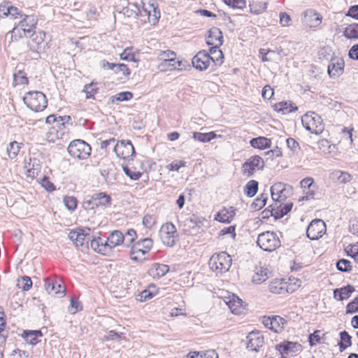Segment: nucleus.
<instances>
[{"instance_id":"bf43d9fd","label":"nucleus","mask_w":358,"mask_h":358,"mask_svg":"<svg viewBox=\"0 0 358 358\" xmlns=\"http://www.w3.org/2000/svg\"><path fill=\"white\" fill-rule=\"evenodd\" d=\"M224 2L229 6L236 8V9H243L245 5V0H224Z\"/></svg>"},{"instance_id":"5701e85b","label":"nucleus","mask_w":358,"mask_h":358,"mask_svg":"<svg viewBox=\"0 0 358 358\" xmlns=\"http://www.w3.org/2000/svg\"><path fill=\"white\" fill-rule=\"evenodd\" d=\"M264 162L262 158L258 155L251 156L248 159V176H252L257 171L264 168Z\"/></svg>"},{"instance_id":"393cba45","label":"nucleus","mask_w":358,"mask_h":358,"mask_svg":"<svg viewBox=\"0 0 358 358\" xmlns=\"http://www.w3.org/2000/svg\"><path fill=\"white\" fill-rule=\"evenodd\" d=\"M209 35L206 40L208 45H214V44L222 45L223 43L222 33L217 27H212L209 30Z\"/></svg>"},{"instance_id":"f257e3e1","label":"nucleus","mask_w":358,"mask_h":358,"mask_svg":"<svg viewBox=\"0 0 358 358\" xmlns=\"http://www.w3.org/2000/svg\"><path fill=\"white\" fill-rule=\"evenodd\" d=\"M23 16L24 18L18 23L17 26L14 27L8 33L10 34L11 40L17 41L22 37L18 27H20L24 36H34L38 22L36 17L34 15H24Z\"/></svg>"},{"instance_id":"6ab92c4d","label":"nucleus","mask_w":358,"mask_h":358,"mask_svg":"<svg viewBox=\"0 0 358 358\" xmlns=\"http://www.w3.org/2000/svg\"><path fill=\"white\" fill-rule=\"evenodd\" d=\"M282 204L283 203H275L269 206L271 215L274 217L275 219L282 217L292 210L293 206L292 203H286L284 206Z\"/></svg>"},{"instance_id":"7c9ffc66","label":"nucleus","mask_w":358,"mask_h":358,"mask_svg":"<svg viewBox=\"0 0 358 358\" xmlns=\"http://www.w3.org/2000/svg\"><path fill=\"white\" fill-rule=\"evenodd\" d=\"M90 228L80 229L78 235V238L76 242V246L82 248H87L88 243L90 240Z\"/></svg>"},{"instance_id":"3c124183","label":"nucleus","mask_w":358,"mask_h":358,"mask_svg":"<svg viewBox=\"0 0 358 358\" xmlns=\"http://www.w3.org/2000/svg\"><path fill=\"white\" fill-rule=\"evenodd\" d=\"M122 169L126 176L133 180H138L142 176V173L140 171H136L135 169L133 170L127 166H122Z\"/></svg>"},{"instance_id":"4c0bfd02","label":"nucleus","mask_w":358,"mask_h":358,"mask_svg":"<svg viewBox=\"0 0 358 358\" xmlns=\"http://www.w3.org/2000/svg\"><path fill=\"white\" fill-rule=\"evenodd\" d=\"M216 137V134L214 131H210L208 133H201L198 131L193 132L192 138L195 140L202 142L207 143L210 142L211 140L214 139Z\"/></svg>"},{"instance_id":"c756f323","label":"nucleus","mask_w":358,"mask_h":358,"mask_svg":"<svg viewBox=\"0 0 358 358\" xmlns=\"http://www.w3.org/2000/svg\"><path fill=\"white\" fill-rule=\"evenodd\" d=\"M24 169H27V176L28 177L35 178L41 170L39 160L36 159H30V162L25 164Z\"/></svg>"},{"instance_id":"0e129e2a","label":"nucleus","mask_w":358,"mask_h":358,"mask_svg":"<svg viewBox=\"0 0 358 358\" xmlns=\"http://www.w3.org/2000/svg\"><path fill=\"white\" fill-rule=\"evenodd\" d=\"M80 310H82V306L79 301L76 298H71L69 311L71 313L74 314Z\"/></svg>"},{"instance_id":"2eb2a0df","label":"nucleus","mask_w":358,"mask_h":358,"mask_svg":"<svg viewBox=\"0 0 358 358\" xmlns=\"http://www.w3.org/2000/svg\"><path fill=\"white\" fill-rule=\"evenodd\" d=\"M142 10L141 12V15H144L147 16L148 20L150 23L152 24H155L159 17H160V11L158 9V6L154 1L149 0L148 3L143 2Z\"/></svg>"},{"instance_id":"69168bd1","label":"nucleus","mask_w":358,"mask_h":358,"mask_svg":"<svg viewBox=\"0 0 358 358\" xmlns=\"http://www.w3.org/2000/svg\"><path fill=\"white\" fill-rule=\"evenodd\" d=\"M11 3L10 1H3L0 3V16L8 17L9 16L10 8Z\"/></svg>"},{"instance_id":"a211bd4d","label":"nucleus","mask_w":358,"mask_h":358,"mask_svg":"<svg viewBox=\"0 0 358 358\" xmlns=\"http://www.w3.org/2000/svg\"><path fill=\"white\" fill-rule=\"evenodd\" d=\"M124 234L120 230H114L111 231L106 240L109 254L115 247L121 245H124Z\"/></svg>"},{"instance_id":"9b49d317","label":"nucleus","mask_w":358,"mask_h":358,"mask_svg":"<svg viewBox=\"0 0 358 358\" xmlns=\"http://www.w3.org/2000/svg\"><path fill=\"white\" fill-rule=\"evenodd\" d=\"M279 355L282 357H294L301 352L302 346L296 342L284 341L275 345Z\"/></svg>"},{"instance_id":"a18cd8bd","label":"nucleus","mask_w":358,"mask_h":358,"mask_svg":"<svg viewBox=\"0 0 358 358\" xmlns=\"http://www.w3.org/2000/svg\"><path fill=\"white\" fill-rule=\"evenodd\" d=\"M13 82L15 83V85H27L29 80L26 73L21 70H18L13 74Z\"/></svg>"},{"instance_id":"412c9836","label":"nucleus","mask_w":358,"mask_h":358,"mask_svg":"<svg viewBox=\"0 0 358 358\" xmlns=\"http://www.w3.org/2000/svg\"><path fill=\"white\" fill-rule=\"evenodd\" d=\"M344 61L341 58L333 59L328 66V73L331 78H337L343 73Z\"/></svg>"},{"instance_id":"dca6fc26","label":"nucleus","mask_w":358,"mask_h":358,"mask_svg":"<svg viewBox=\"0 0 358 358\" xmlns=\"http://www.w3.org/2000/svg\"><path fill=\"white\" fill-rule=\"evenodd\" d=\"M214 59L205 50L199 51L192 59L193 66L199 70H206Z\"/></svg>"},{"instance_id":"a19ab883","label":"nucleus","mask_w":358,"mask_h":358,"mask_svg":"<svg viewBox=\"0 0 358 358\" xmlns=\"http://www.w3.org/2000/svg\"><path fill=\"white\" fill-rule=\"evenodd\" d=\"M343 35L349 39L358 40V24H349L344 30Z\"/></svg>"},{"instance_id":"c9c22d12","label":"nucleus","mask_w":358,"mask_h":358,"mask_svg":"<svg viewBox=\"0 0 358 358\" xmlns=\"http://www.w3.org/2000/svg\"><path fill=\"white\" fill-rule=\"evenodd\" d=\"M269 290L271 292L278 294H283L287 293L285 282L284 280H275L269 285Z\"/></svg>"},{"instance_id":"de8ad7c7","label":"nucleus","mask_w":358,"mask_h":358,"mask_svg":"<svg viewBox=\"0 0 358 358\" xmlns=\"http://www.w3.org/2000/svg\"><path fill=\"white\" fill-rule=\"evenodd\" d=\"M96 83L92 82L90 84L85 85L83 92L86 94L87 99H94V94L97 93L98 88L96 87Z\"/></svg>"},{"instance_id":"4468645a","label":"nucleus","mask_w":358,"mask_h":358,"mask_svg":"<svg viewBox=\"0 0 358 358\" xmlns=\"http://www.w3.org/2000/svg\"><path fill=\"white\" fill-rule=\"evenodd\" d=\"M264 326L275 333H280L287 323L285 319L279 315L264 316L262 318Z\"/></svg>"},{"instance_id":"cd10ccee","label":"nucleus","mask_w":358,"mask_h":358,"mask_svg":"<svg viewBox=\"0 0 358 358\" xmlns=\"http://www.w3.org/2000/svg\"><path fill=\"white\" fill-rule=\"evenodd\" d=\"M234 215V210L232 207L230 209L223 208L215 215V220L222 223H229Z\"/></svg>"},{"instance_id":"1a4fd4ad","label":"nucleus","mask_w":358,"mask_h":358,"mask_svg":"<svg viewBox=\"0 0 358 358\" xmlns=\"http://www.w3.org/2000/svg\"><path fill=\"white\" fill-rule=\"evenodd\" d=\"M113 150L118 157L127 160L133 159L136 155L134 147L129 140H122L117 142Z\"/></svg>"},{"instance_id":"49530a36","label":"nucleus","mask_w":358,"mask_h":358,"mask_svg":"<svg viewBox=\"0 0 358 358\" xmlns=\"http://www.w3.org/2000/svg\"><path fill=\"white\" fill-rule=\"evenodd\" d=\"M124 234L125 236L124 246L127 248H129L134 244V241L136 240V238L137 237L136 231L134 229H127L126 233Z\"/></svg>"},{"instance_id":"8fccbe9b","label":"nucleus","mask_w":358,"mask_h":358,"mask_svg":"<svg viewBox=\"0 0 358 358\" xmlns=\"http://www.w3.org/2000/svg\"><path fill=\"white\" fill-rule=\"evenodd\" d=\"M250 12L255 14H259L265 10L266 8V3L265 2H255L252 1L250 3Z\"/></svg>"},{"instance_id":"72a5a7b5","label":"nucleus","mask_w":358,"mask_h":358,"mask_svg":"<svg viewBox=\"0 0 358 358\" xmlns=\"http://www.w3.org/2000/svg\"><path fill=\"white\" fill-rule=\"evenodd\" d=\"M133 47H128L120 54V59L125 61L138 62L139 61L138 56V52L133 51Z\"/></svg>"},{"instance_id":"13d9d810","label":"nucleus","mask_w":358,"mask_h":358,"mask_svg":"<svg viewBox=\"0 0 358 358\" xmlns=\"http://www.w3.org/2000/svg\"><path fill=\"white\" fill-rule=\"evenodd\" d=\"M336 266L338 270L343 272H347L352 269L351 262L345 259H340L337 262Z\"/></svg>"},{"instance_id":"864d4df0","label":"nucleus","mask_w":358,"mask_h":358,"mask_svg":"<svg viewBox=\"0 0 358 358\" xmlns=\"http://www.w3.org/2000/svg\"><path fill=\"white\" fill-rule=\"evenodd\" d=\"M17 286L23 291H28L32 286V281L29 276L24 275L22 277L21 280L18 281Z\"/></svg>"},{"instance_id":"c03bdc74","label":"nucleus","mask_w":358,"mask_h":358,"mask_svg":"<svg viewBox=\"0 0 358 358\" xmlns=\"http://www.w3.org/2000/svg\"><path fill=\"white\" fill-rule=\"evenodd\" d=\"M285 282L287 293H293L301 286L302 281L300 279L290 277L288 280L287 282L285 281Z\"/></svg>"},{"instance_id":"aec40b11","label":"nucleus","mask_w":358,"mask_h":358,"mask_svg":"<svg viewBox=\"0 0 358 358\" xmlns=\"http://www.w3.org/2000/svg\"><path fill=\"white\" fill-rule=\"evenodd\" d=\"M302 22L310 27H316L322 22V17L314 10H306L301 19Z\"/></svg>"},{"instance_id":"5fc2aeb1","label":"nucleus","mask_w":358,"mask_h":358,"mask_svg":"<svg viewBox=\"0 0 358 358\" xmlns=\"http://www.w3.org/2000/svg\"><path fill=\"white\" fill-rule=\"evenodd\" d=\"M63 201L66 208L71 211H73L77 208L78 201L73 196H66Z\"/></svg>"},{"instance_id":"473e14b6","label":"nucleus","mask_w":358,"mask_h":358,"mask_svg":"<svg viewBox=\"0 0 358 358\" xmlns=\"http://www.w3.org/2000/svg\"><path fill=\"white\" fill-rule=\"evenodd\" d=\"M330 178L340 183H346L351 180L352 176L347 172L341 170H335L331 173Z\"/></svg>"},{"instance_id":"39448f33","label":"nucleus","mask_w":358,"mask_h":358,"mask_svg":"<svg viewBox=\"0 0 358 358\" xmlns=\"http://www.w3.org/2000/svg\"><path fill=\"white\" fill-rule=\"evenodd\" d=\"M301 122L305 129L313 134H320L324 129L321 117L315 112H308L305 114Z\"/></svg>"},{"instance_id":"f03ea898","label":"nucleus","mask_w":358,"mask_h":358,"mask_svg":"<svg viewBox=\"0 0 358 358\" xmlns=\"http://www.w3.org/2000/svg\"><path fill=\"white\" fill-rule=\"evenodd\" d=\"M231 262V256L225 252H221L211 256L208 261V265L216 276H222L229 271Z\"/></svg>"},{"instance_id":"37998d69","label":"nucleus","mask_w":358,"mask_h":358,"mask_svg":"<svg viewBox=\"0 0 358 358\" xmlns=\"http://www.w3.org/2000/svg\"><path fill=\"white\" fill-rule=\"evenodd\" d=\"M165 64V61H163L160 65L159 68L161 71H171L174 69L178 70H182L184 67V65L182 64V61H176L173 62H167V64Z\"/></svg>"},{"instance_id":"680f3d73","label":"nucleus","mask_w":358,"mask_h":358,"mask_svg":"<svg viewBox=\"0 0 358 358\" xmlns=\"http://www.w3.org/2000/svg\"><path fill=\"white\" fill-rule=\"evenodd\" d=\"M154 268L156 271V274L159 277L165 275L169 271V266L166 264H155Z\"/></svg>"},{"instance_id":"9d476101","label":"nucleus","mask_w":358,"mask_h":358,"mask_svg":"<svg viewBox=\"0 0 358 358\" xmlns=\"http://www.w3.org/2000/svg\"><path fill=\"white\" fill-rule=\"evenodd\" d=\"M159 236L165 245L173 247L176 244V238L178 237L175 225L172 223H166L163 225L159 230Z\"/></svg>"},{"instance_id":"4be33fe9","label":"nucleus","mask_w":358,"mask_h":358,"mask_svg":"<svg viewBox=\"0 0 358 358\" xmlns=\"http://www.w3.org/2000/svg\"><path fill=\"white\" fill-rule=\"evenodd\" d=\"M44 286L49 294H64L65 292L64 287L52 278H46Z\"/></svg>"},{"instance_id":"09e8293b","label":"nucleus","mask_w":358,"mask_h":358,"mask_svg":"<svg viewBox=\"0 0 358 358\" xmlns=\"http://www.w3.org/2000/svg\"><path fill=\"white\" fill-rule=\"evenodd\" d=\"M266 197L263 194L260 197H257L250 205L252 211H257L262 209L266 204Z\"/></svg>"},{"instance_id":"20e7f679","label":"nucleus","mask_w":358,"mask_h":358,"mask_svg":"<svg viewBox=\"0 0 358 358\" xmlns=\"http://www.w3.org/2000/svg\"><path fill=\"white\" fill-rule=\"evenodd\" d=\"M67 150L72 157L83 160L90 156L92 148L85 141L76 139L69 143Z\"/></svg>"},{"instance_id":"b1692460","label":"nucleus","mask_w":358,"mask_h":358,"mask_svg":"<svg viewBox=\"0 0 358 358\" xmlns=\"http://www.w3.org/2000/svg\"><path fill=\"white\" fill-rule=\"evenodd\" d=\"M93 202L95 203V207H104L109 208L112 204V199L109 194L106 192L95 193L92 195Z\"/></svg>"},{"instance_id":"4d7b16f0","label":"nucleus","mask_w":358,"mask_h":358,"mask_svg":"<svg viewBox=\"0 0 358 358\" xmlns=\"http://www.w3.org/2000/svg\"><path fill=\"white\" fill-rule=\"evenodd\" d=\"M259 183L255 180L248 182V196H254L258 191Z\"/></svg>"},{"instance_id":"423d86ee","label":"nucleus","mask_w":358,"mask_h":358,"mask_svg":"<svg viewBox=\"0 0 358 358\" xmlns=\"http://www.w3.org/2000/svg\"><path fill=\"white\" fill-rule=\"evenodd\" d=\"M257 244L263 250L272 252L279 248L281 243L276 234L266 231L258 236Z\"/></svg>"},{"instance_id":"a878e982","label":"nucleus","mask_w":358,"mask_h":358,"mask_svg":"<svg viewBox=\"0 0 358 358\" xmlns=\"http://www.w3.org/2000/svg\"><path fill=\"white\" fill-rule=\"evenodd\" d=\"M21 336L29 344L36 345L39 343L38 338L43 336L41 330H24Z\"/></svg>"},{"instance_id":"ddd939ff","label":"nucleus","mask_w":358,"mask_h":358,"mask_svg":"<svg viewBox=\"0 0 358 358\" xmlns=\"http://www.w3.org/2000/svg\"><path fill=\"white\" fill-rule=\"evenodd\" d=\"M326 230L324 222L320 219H315L308 225L306 235L310 240H317L325 234Z\"/></svg>"},{"instance_id":"7ed1b4c3","label":"nucleus","mask_w":358,"mask_h":358,"mask_svg":"<svg viewBox=\"0 0 358 358\" xmlns=\"http://www.w3.org/2000/svg\"><path fill=\"white\" fill-rule=\"evenodd\" d=\"M23 101L29 108L35 112L43 110L48 105L46 96L39 91L27 92Z\"/></svg>"},{"instance_id":"79ce46f5","label":"nucleus","mask_w":358,"mask_h":358,"mask_svg":"<svg viewBox=\"0 0 358 358\" xmlns=\"http://www.w3.org/2000/svg\"><path fill=\"white\" fill-rule=\"evenodd\" d=\"M210 55H217L219 56V58L215 59V57H213L214 61L213 62L215 66H220L223 63V59H224V55L222 52L219 49V48L221 46L220 45L214 44V45H210Z\"/></svg>"},{"instance_id":"f704fd0d","label":"nucleus","mask_w":358,"mask_h":358,"mask_svg":"<svg viewBox=\"0 0 358 358\" xmlns=\"http://www.w3.org/2000/svg\"><path fill=\"white\" fill-rule=\"evenodd\" d=\"M187 357V358H219L218 354L213 350L202 352H189Z\"/></svg>"},{"instance_id":"774afa93","label":"nucleus","mask_w":358,"mask_h":358,"mask_svg":"<svg viewBox=\"0 0 358 358\" xmlns=\"http://www.w3.org/2000/svg\"><path fill=\"white\" fill-rule=\"evenodd\" d=\"M358 312V297H356L352 301L346 306V313L352 314Z\"/></svg>"},{"instance_id":"bb28decb","label":"nucleus","mask_w":358,"mask_h":358,"mask_svg":"<svg viewBox=\"0 0 358 358\" xmlns=\"http://www.w3.org/2000/svg\"><path fill=\"white\" fill-rule=\"evenodd\" d=\"M90 241L91 248L96 252L103 255H109L108 250L107 248L106 241H103L101 237L94 238Z\"/></svg>"},{"instance_id":"0eeeda50","label":"nucleus","mask_w":358,"mask_h":358,"mask_svg":"<svg viewBox=\"0 0 358 358\" xmlns=\"http://www.w3.org/2000/svg\"><path fill=\"white\" fill-rule=\"evenodd\" d=\"M153 245L151 238H145L134 243L131 246L130 258L134 262H138L141 259V257L147 254Z\"/></svg>"},{"instance_id":"338daca9","label":"nucleus","mask_w":358,"mask_h":358,"mask_svg":"<svg viewBox=\"0 0 358 358\" xmlns=\"http://www.w3.org/2000/svg\"><path fill=\"white\" fill-rule=\"evenodd\" d=\"M43 187H44L48 192H51L55 189V187L52 182L49 180V178L44 176L40 182Z\"/></svg>"},{"instance_id":"e2e57ef3","label":"nucleus","mask_w":358,"mask_h":358,"mask_svg":"<svg viewBox=\"0 0 358 358\" xmlns=\"http://www.w3.org/2000/svg\"><path fill=\"white\" fill-rule=\"evenodd\" d=\"M308 341L310 346L316 345L321 343L320 331L316 330L308 336Z\"/></svg>"},{"instance_id":"052dcab7","label":"nucleus","mask_w":358,"mask_h":358,"mask_svg":"<svg viewBox=\"0 0 358 358\" xmlns=\"http://www.w3.org/2000/svg\"><path fill=\"white\" fill-rule=\"evenodd\" d=\"M289 103L286 101L280 102L275 105V110L281 112L282 114L289 113L294 111V108H289Z\"/></svg>"},{"instance_id":"f8f14e48","label":"nucleus","mask_w":358,"mask_h":358,"mask_svg":"<svg viewBox=\"0 0 358 358\" xmlns=\"http://www.w3.org/2000/svg\"><path fill=\"white\" fill-rule=\"evenodd\" d=\"M264 337L259 331H252L248 334V351L256 352L257 356H262L261 352L264 344Z\"/></svg>"},{"instance_id":"ea45409f","label":"nucleus","mask_w":358,"mask_h":358,"mask_svg":"<svg viewBox=\"0 0 358 358\" xmlns=\"http://www.w3.org/2000/svg\"><path fill=\"white\" fill-rule=\"evenodd\" d=\"M340 338L341 341L338 342V345L339 346L340 351L343 352L346 348L352 345V337L347 331H343L340 332Z\"/></svg>"},{"instance_id":"6e6d98bb","label":"nucleus","mask_w":358,"mask_h":358,"mask_svg":"<svg viewBox=\"0 0 358 358\" xmlns=\"http://www.w3.org/2000/svg\"><path fill=\"white\" fill-rule=\"evenodd\" d=\"M6 326V320L4 318V313L0 311V346L4 344L6 341L7 336H4L1 333L3 331Z\"/></svg>"},{"instance_id":"603ef678","label":"nucleus","mask_w":358,"mask_h":358,"mask_svg":"<svg viewBox=\"0 0 358 358\" xmlns=\"http://www.w3.org/2000/svg\"><path fill=\"white\" fill-rule=\"evenodd\" d=\"M176 57V54L171 50L162 51L159 54V59L162 61H165V64H167V62H174Z\"/></svg>"},{"instance_id":"58836bf2","label":"nucleus","mask_w":358,"mask_h":358,"mask_svg":"<svg viewBox=\"0 0 358 358\" xmlns=\"http://www.w3.org/2000/svg\"><path fill=\"white\" fill-rule=\"evenodd\" d=\"M22 143H20L15 141H12L9 143L8 146L6 148V152L8 157L10 159L16 158L22 148Z\"/></svg>"},{"instance_id":"2f4dec72","label":"nucleus","mask_w":358,"mask_h":358,"mask_svg":"<svg viewBox=\"0 0 358 358\" xmlns=\"http://www.w3.org/2000/svg\"><path fill=\"white\" fill-rule=\"evenodd\" d=\"M250 143L254 148L264 150L271 147V141L266 137L259 136L251 139Z\"/></svg>"},{"instance_id":"f3484780","label":"nucleus","mask_w":358,"mask_h":358,"mask_svg":"<svg viewBox=\"0 0 358 358\" xmlns=\"http://www.w3.org/2000/svg\"><path fill=\"white\" fill-rule=\"evenodd\" d=\"M270 272L267 267L259 262L256 265L251 275V282L254 285H260L264 282L269 278Z\"/></svg>"},{"instance_id":"c85d7f7f","label":"nucleus","mask_w":358,"mask_h":358,"mask_svg":"<svg viewBox=\"0 0 358 358\" xmlns=\"http://www.w3.org/2000/svg\"><path fill=\"white\" fill-rule=\"evenodd\" d=\"M354 291V287L348 285L340 289H336L334 291V296L337 300L343 301L348 299Z\"/></svg>"},{"instance_id":"6e6552de","label":"nucleus","mask_w":358,"mask_h":358,"mask_svg":"<svg viewBox=\"0 0 358 358\" xmlns=\"http://www.w3.org/2000/svg\"><path fill=\"white\" fill-rule=\"evenodd\" d=\"M271 194L273 203H284L287 198L292 194V186L282 183L276 182L271 187Z\"/></svg>"},{"instance_id":"e433bc0d","label":"nucleus","mask_w":358,"mask_h":358,"mask_svg":"<svg viewBox=\"0 0 358 358\" xmlns=\"http://www.w3.org/2000/svg\"><path fill=\"white\" fill-rule=\"evenodd\" d=\"M133 98V94L131 92L126 91L120 92L109 99V103H117L121 101H127Z\"/></svg>"}]
</instances>
